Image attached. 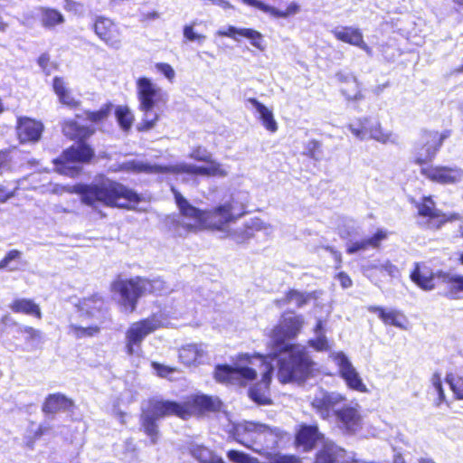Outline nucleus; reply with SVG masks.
<instances>
[{
    "label": "nucleus",
    "mask_w": 463,
    "mask_h": 463,
    "mask_svg": "<svg viewBox=\"0 0 463 463\" xmlns=\"http://www.w3.org/2000/svg\"><path fill=\"white\" fill-rule=\"evenodd\" d=\"M452 135L451 129L439 131L422 128L420 138L414 144L412 162L419 165L420 175L428 182L439 185H457L463 181V169L458 165L433 164L446 139Z\"/></svg>",
    "instance_id": "f257e3e1"
},
{
    "label": "nucleus",
    "mask_w": 463,
    "mask_h": 463,
    "mask_svg": "<svg viewBox=\"0 0 463 463\" xmlns=\"http://www.w3.org/2000/svg\"><path fill=\"white\" fill-rule=\"evenodd\" d=\"M222 407V402L219 397L203 393L189 395L183 402L150 399L146 415V434L150 437L151 442L155 443L158 437L155 420L170 416L186 420L193 416L202 417L219 412Z\"/></svg>",
    "instance_id": "f03ea898"
},
{
    "label": "nucleus",
    "mask_w": 463,
    "mask_h": 463,
    "mask_svg": "<svg viewBox=\"0 0 463 463\" xmlns=\"http://www.w3.org/2000/svg\"><path fill=\"white\" fill-rule=\"evenodd\" d=\"M233 438L241 445L264 457L279 449V443L288 437V433L278 427L245 421L233 428Z\"/></svg>",
    "instance_id": "7ed1b4c3"
},
{
    "label": "nucleus",
    "mask_w": 463,
    "mask_h": 463,
    "mask_svg": "<svg viewBox=\"0 0 463 463\" xmlns=\"http://www.w3.org/2000/svg\"><path fill=\"white\" fill-rule=\"evenodd\" d=\"M71 192L80 194L81 202L96 208L99 204L129 208L137 202V195L124 185L109 179L97 184H77Z\"/></svg>",
    "instance_id": "20e7f679"
},
{
    "label": "nucleus",
    "mask_w": 463,
    "mask_h": 463,
    "mask_svg": "<svg viewBox=\"0 0 463 463\" xmlns=\"http://www.w3.org/2000/svg\"><path fill=\"white\" fill-rule=\"evenodd\" d=\"M77 317H71L68 334L76 339L93 337L99 334L105 320L106 307L102 297L98 294L84 298L76 305Z\"/></svg>",
    "instance_id": "39448f33"
},
{
    "label": "nucleus",
    "mask_w": 463,
    "mask_h": 463,
    "mask_svg": "<svg viewBox=\"0 0 463 463\" xmlns=\"http://www.w3.org/2000/svg\"><path fill=\"white\" fill-rule=\"evenodd\" d=\"M303 325V317L296 314L294 310L288 309L281 314L278 324L269 334L275 355L291 352L296 348V345L288 341L295 338L300 333Z\"/></svg>",
    "instance_id": "423d86ee"
},
{
    "label": "nucleus",
    "mask_w": 463,
    "mask_h": 463,
    "mask_svg": "<svg viewBox=\"0 0 463 463\" xmlns=\"http://www.w3.org/2000/svg\"><path fill=\"white\" fill-rule=\"evenodd\" d=\"M288 359H281L278 378L282 383L306 381L313 371L314 363L305 350L293 349Z\"/></svg>",
    "instance_id": "0eeeda50"
},
{
    "label": "nucleus",
    "mask_w": 463,
    "mask_h": 463,
    "mask_svg": "<svg viewBox=\"0 0 463 463\" xmlns=\"http://www.w3.org/2000/svg\"><path fill=\"white\" fill-rule=\"evenodd\" d=\"M417 210L416 216L421 221L419 224L425 230L437 231L449 222L460 221L458 213H444L437 207L431 195H423L420 201H411Z\"/></svg>",
    "instance_id": "6e6552de"
},
{
    "label": "nucleus",
    "mask_w": 463,
    "mask_h": 463,
    "mask_svg": "<svg viewBox=\"0 0 463 463\" xmlns=\"http://www.w3.org/2000/svg\"><path fill=\"white\" fill-rule=\"evenodd\" d=\"M246 213L245 204L231 199L206 210L204 229L223 231L230 223L235 222Z\"/></svg>",
    "instance_id": "1a4fd4ad"
},
{
    "label": "nucleus",
    "mask_w": 463,
    "mask_h": 463,
    "mask_svg": "<svg viewBox=\"0 0 463 463\" xmlns=\"http://www.w3.org/2000/svg\"><path fill=\"white\" fill-rule=\"evenodd\" d=\"M144 286V279L140 277L131 279L119 277L111 284L113 297L122 312L128 314L135 311Z\"/></svg>",
    "instance_id": "9d476101"
},
{
    "label": "nucleus",
    "mask_w": 463,
    "mask_h": 463,
    "mask_svg": "<svg viewBox=\"0 0 463 463\" xmlns=\"http://www.w3.org/2000/svg\"><path fill=\"white\" fill-rule=\"evenodd\" d=\"M93 150L84 143H79L64 151L63 155L53 160L56 171L68 176H75L80 171L79 163H85L93 156Z\"/></svg>",
    "instance_id": "9b49d317"
},
{
    "label": "nucleus",
    "mask_w": 463,
    "mask_h": 463,
    "mask_svg": "<svg viewBox=\"0 0 463 463\" xmlns=\"http://www.w3.org/2000/svg\"><path fill=\"white\" fill-rule=\"evenodd\" d=\"M209 164V166H197L189 165L186 163H180L170 165H149L146 164V173L147 172H156V173H165V174H173V175H180V174H187L193 175H206V176H220L223 177L227 175L226 170L222 166V165L214 160H211V162H206Z\"/></svg>",
    "instance_id": "f8f14e48"
},
{
    "label": "nucleus",
    "mask_w": 463,
    "mask_h": 463,
    "mask_svg": "<svg viewBox=\"0 0 463 463\" xmlns=\"http://www.w3.org/2000/svg\"><path fill=\"white\" fill-rule=\"evenodd\" d=\"M338 427L346 434H355L363 428V417L357 406L346 405L335 411Z\"/></svg>",
    "instance_id": "ddd939ff"
},
{
    "label": "nucleus",
    "mask_w": 463,
    "mask_h": 463,
    "mask_svg": "<svg viewBox=\"0 0 463 463\" xmlns=\"http://www.w3.org/2000/svg\"><path fill=\"white\" fill-rule=\"evenodd\" d=\"M335 360L338 366L339 375L344 379L347 387L354 391L365 392L367 388L347 356L343 353H338L335 356Z\"/></svg>",
    "instance_id": "4468645a"
},
{
    "label": "nucleus",
    "mask_w": 463,
    "mask_h": 463,
    "mask_svg": "<svg viewBox=\"0 0 463 463\" xmlns=\"http://www.w3.org/2000/svg\"><path fill=\"white\" fill-rule=\"evenodd\" d=\"M345 396L334 392H325L318 396H316L311 402V407L323 420H329L335 416V406L345 402Z\"/></svg>",
    "instance_id": "2eb2a0df"
},
{
    "label": "nucleus",
    "mask_w": 463,
    "mask_h": 463,
    "mask_svg": "<svg viewBox=\"0 0 463 463\" xmlns=\"http://www.w3.org/2000/svg\"><path fill=\"white\" fill-rule=\"evenodd\" d=\"M325 436L319 431L317 424H302L295 435V445L304 451L309 452L315 449L318 441H323Z\"/></svg>",
    "instance_id": "dca6fc26"
},
{
    "label": "nucleus",
    "mask_w": 463,
    "mask_h": 463,
    "mask_svg": "<svg viewBox=\"0 0 463 463\" xmlns=\"http://www.w3.org/2000/svg\"><path fill=\"white\" fill-rule=\"evenodd\" d=\"M96 34L107 45L118 49L121 43L118 26L109 18L99 17L94 24Z\"/></svg>",
    "instance_id": "f3484780"
},
{
    "label": "nucleus",
    "mask_w": 463,
    "mask_h": 463,
    "mask_svg": "<svg viewBox=\"0 0 463 463\" xmlns=\"http://www.w3.org/2000/svg\"><path fill=\"white\" fill-rule=\"evenodd\" d=\"M175 200L181 215L194 222V224L189 225L190 230L204 229L206 210H201L190 204L178 192H175Z\"/></svg>",
    "instance_id": "a211bd4d"
},
{
    "label": "nucleus",
    "mask_w": 463,
    "mask_h": 463,
    "mask_svg": "<svg viewBox=\"0 0 463 463\" xmlns=\"http://www.w3.org/2000/svg\"><path fill=\"white\" fill-rule=\"evenodd\" d=\"M411 280L423 290H431L436 287L438 271L434 272L432 269L422 262H416L410 273Z\"/></svg>",
    "instance_id": "6ab92c4d"
},
{
    "label": "nucleus",
    "mask_w": 463,
    "mask_h": 463,
    "mask_svg": "<svg viewBox=\"0 0 463 463\" xmlns=\"http://www.w3.org/2000/svg\"><path fill=\"white\" fill-rule=\"evenodd\" d=\"M368 311L375 314L385 326H392L399 329L408 328V318L404 313L398 309H388L381 306H370Z\"/></svg>",
    "instance_id": "aec40b11"
},
{
    "label": "nucleus",
    "mask_w": 463,
    "mask_h": 463,
    "mask_svg": "<svg viewBox=\"0 0 463 463\" xmlns=\"http://www.w3.org/2000/svg\"><path fill=\"white\" fill-rule=\"evenodd\" d=\"M145 337V321L133 323L126 333V349L131 356H142V343Z\"/></svg>",
    "instance_id": "412c9836"
},
{
    "label": "nucleus",
    "mask_w": 463,
    "mask_h": 463,
    "mask_svg": "<svg viewBox=\"0 0 463 463\" xmlns=\"http://www.w3.org/2000/svg\"><path fill=\"white\" fill-rule=\"evenodd\" d=\"M43 130V124L30 118H20L17 121L16 132L21 143L37 142Z\"/></svg>",
    "instance_id": "4be33fe9"
},
{
    "label": "nucleus",
    "mask_w": 463,
    "mask_h": 463,
    "mask_svg": "<svg viewBox=\"0 0 463 463\" xmlns=\"http://www.w3.org/2000/svg\"><path fill=\"white\" fill-rule=\"evenodd\" d=\"M389 236V232L384 229H377L371 236L354 241L346 246V253L349 255L360 251H365L370 249L377 250L382 247L383 241Z\"/></svg>",
    "instance_id": "5701e85b"
},
{
    "label": "nucleus",
    "mask_w": 463,
    "mask_h": 463,
    "mask_svg": "<svg viewBox=\"0 0 463 463\" xmlns=\"http://www.w3.org/2000/svg\"><path fill=\"white\" fill-rule=\"evenodd\" d=\"M332 33L336 40L353 46H356L368 54L372 53V49L364 42V34L359 28L343 26L340 29L333 30Z\"/></svg>",
    "instance_id": "b1692460"
},
{
    "label": "nucleus",
    "mask_w": 463,
    "mask_h": 463,
    "mask_svg": "<svg viewBox=\"0 0 463 463\" xmlns=\"http://www.w3.org/2000/svg\"><path fill=\"white\" fill-rule=\"evenodd\" d=\"M23 325L16 322L10 315H5L0 320V335L5 346L10 351L23 349L21 345L15 343L13 337L19 333Z\"/></svg>",
    "instance_id": "393cba45"
},
{
    "label": "nucleus",
    "mask_w": 463,
    "mask_h": 463,
    "mask_svg": "<svg viewBox=\"0 0 463 463\" xmlns=\"http://www.w3.org/2000/svg\"><path fill=\"white\" fill-rule=\"evenodd\" d=\"M167 95L160 88L156 87L148 79H146V114L152 109L156 108L162 112L165 108ZM154 119L149 120L146 118V129L152 128Z\"/></svg>",
    "instance_id": "a878e982"
},
{
    "label": "nucleus",
    "mask_w": 463,
    "mask_h": 463,
    "mask_svg": "<svg viewBox=\"0 0 463 463\" xmlns=\"http://www.w3.org/2000/svg\"><path fill=\"white\" fill-rule=\"evenodd\" d=\"M243 2L276 18H287L298 14L300 10L298 4L296 2L290 3L285 10L270 6L260 0H243Z\"/></svg>",
    "instance_id": "bb28decb"
},
{
    "label": "nucleus",
    "mask_w": 463,
    "mask_h": 463,
    "mask_svg": "<svg viewBox=\"0 0 463 463\" xmlns=\"http://www.w3.org/2000/svg\"><path fill=\"white\" fill-rule=\"evenodd\" d=\"M221 35L230 37L238 41V36L245 37L250 40V43L259 50H263L262 34L251 28H236L229 26L224 32L220 33Z\"/></svg>",
    "instance_id": "cd10ccee"
},
{
    "label": "nucleus",
    "mask_w": 463,
    "mask_h": 463,
    "mask_svg": "<svg viewBox=\"0 0 463 463\" xmlns=\"http://www.w3.org/2000/svg\"><path fill=\"white\" fill-rule=\"evenodd\" d=\"M342 451L335 442L323 440L322 446L315 454L313 463H337Z\"/></svg>",
    "instance_id": "c85d7f7f"
},
{
    "label": "nucleus",
    "mask_w": 463,
    "mask_h": 463,
    "mask_svg": "<svg viewBox=\"0 0 463 463\" xmlns=\"http://www.w3.org/2000/svg\"><path fill=\"white\" fill-rule=\"evenodd\" d=\"M203 351L197 344L182 345L178 350L180 363L185 366H196L201 363Z\"/></svg>",
    "instance_id": "c756f323"
},
{
    "label": "nucleus",
    "mask_w": 463,
    "mask_h": 463,
    "mask_svg": "<svg viewBox=\"0 0 463 463\" xmlns=\"http://www.w3.org/2000/svg\"><path fill=\"white\" fill-rule=\"evenodd\" d=\"M247 102L250 103L259 112V119L265 129L270 133H275L278 130V123L274 118L272 110L260 102L256 98H249Z\"/></svg>",
    "instance_id": "7c9ffc66"
},
{
    "label": "nucleus",
    "mask_w": 463,
    "mask_h": 463,
    "mask_svg": "<svg viewBox=\"0 0 463 463\" xmlns=\"http://www.w3.org/2000/svg\"><path fill=\"white\" fill-rule=\"evenodd\" d=\"M9 308L14 313L33 316L37 318L42 317V312L39 305L30 298H15L9 304Z\"/></svg>",
    "instance_id": "2f4dec72"
},
{
    "label": "nucleus",
    "mask_w": 463,
    "mask_h": 463,
    "mask_svg": "<svg viewBox=\"0 0 463 463\" xmlns=\"http://www.w3.org/2000/svg\"><path fill=\"white\" fill-rule=\"evenodd\" d=\"M62 131L65 136L71 139H85L90 137L95 129L90 127L80 125L73 119L66 120L62 127Z\"/></svg>",
    "instance_id": "473e14b6"
},
{
    "label": "nucleus",
    "mask_w": 463,
    "mask_h": 463,
    "mask_svg": "<svg viewBox=\"0 0 463 463\" xmlns=\"http://www.w3.org/2000/svg\"><path fill=\"white\" fill-rule=\"evenodd\" d=\"M72 406V402L66 396L56 393L51 394L45 400L43 411L46 413H55L59 411L69 410Z\"/></svg>",
    "instance_id": "72a5a7b5"
},
{
    "label": "nucleus",
    "mask_w": 463,
    "mask_h": 463,
    "mask_svg": "<svg viewBox=\"0 0 463 463\" xmlns=\"http://www.w3.org/2000/svg\"><path fill=\"white\" fill-rule=\"evenodd\" d=\"M438 279L447 286L448 293L451 296L463 291V275L438 270Z\"/></svg>",
    "instance_id": "f704fd0d"
},
{
    "label": "nucleus",
    "mask_w": 463,
    "mask_h": 463,
    "mask_svg": "<svg viewBox=\"0 0 463 463\" xmlns=\"http://www.w3.org/2000/svg\"><path fill=\"white\" fill-rule=\"evenodd\" d=\"M340 91L348 100L354 101L364 99L361 84L355 78L343 80Z\"/></svg>",
    "instance_id": "c9c22d12"
},
{
    "label": "nucleus",
    "mask_w": 463,
    "mask_h": 463,
    "mask_svg": "<svg viewBox=\"0 0 463 463\" xmlns=\"http://www.w3.org/2000/svg\"><path fill=\"white\" fill-rule=\"evenodd\" d=\"M190 454L200 463H225L221 457L216 456L210 449L203 445H194L190 448Z\"/></svg>",
    "instance_id": "e433bc0d"
},
{
    "label": "nucleus",
    "mask_w": 463,
    "mask_h": 463,
    "mask_svg": "<svg viewBox=\"0 0 463 463\" xmlns=\"http://www.w3.org/2000/svg\"><path fill=\"white\" fill-rule=\"evenodd\" d=\"M18 334H23V337L27 345L26 350L32 351L37 348V346L42 343L43 334L40 330L35 329L32 326H22ZM22 350H25L22 345Z\"/></svg>",
    "instance_id": "4c0bfd02"
},
{
    "label": "nucleus",
    "mask_w": 463,
    "mask_h": 463,
    "mask_svg": "<svg viewBox=\"0 0 463 463\" xmlns=\"http://www.w3.org/2000/svg\"><path fill=\"white\" fill-rule=\"evenodd\" d=\"M235 366L229 364H217L214 368L213 378L222 384H236Z\"/></svg>",
    "instance_id": "58836bf2"
},
{
    "label": "nucleus",
    "mask_w": 463,
    "mask_h": 463,
    "mask_svg": "<svg viewBox=\"0 0 463 463\" xmlns=\"http://www.w3.org/2000/svg\"><path fill=\"white\" fill-rule=\"evenodd\" d=\"M53 89L61 103L70 107H76L78 105V101L71 96L63 80L55 78L53 80Z\"/></svg>",
    "instance_id": "ea45409f"
},
{
    "label": "nucleus",
    "mask_w": 463,
    "mask_h": 463,
    "mask_svg": "<svg viewBox=\"0 0 463 463\" xmlns=\"http://www.w3.org/2000/svg\"><path fill=\"white\" fill-rule=\"evenodd\" d=\"M372 121L368 118H358L348 125L350 132L359 139L367 138Z\"/></svg>",
    "instance_id": "a19ab883"
},
{
    "label": "nucleus",
    "mask_w": 463,
    "mask_h": 463,
    "mask_svg": "<svg viewBox=\"0 0 463 463\" xmlns=\"http://www.w3.org/2000/svg\"><path fill=\"white\" fill-rule=\"evenodd\" d=\"M42 24L44 27L52 28L64 22L63 15L55 9L45 8L42 11Z\"/></svg>",
    "instance_id": "79ce46f5"
},
{
    "label": "nucleus",
    "mask_w": 463,
    "mask_h": 463,
    "mask_svg": "<svg viewBox=\"0 0 463 463\" xmlns=\"http://www.w3.org/2000/svg\"><path fill=\"white\" fill-rule=\"evenodd\" d=\"M23 253L18 250H11L6 253L4 259L0 261V269H8L14 271L19 269L18 263L22 259Z\"/></svg>",
    "instance_id": "37998d69"
},
{
    "label": "nucleus",
    "mask_w": 463,
    "mask_h": 463,
    "mask_svg": "<svg viewBox=\"0 0 463 463\" xmlns=\"http://www.w3.org/2000/svg\"><path fill=\"white\" fill-rule=\"evenodd\" d=\"M236 384L245 385L257 378V372L249 366H235Z\"/></svg>",
    "instance_id": "c03bdc74"
},
{
    "label": "nucleus",
    "mask_w": 463,
    "mask_h": 463,
    "mask_svg": "<svg viewBox=\"0 0 463 463\" xmlns=\"http://www.w3.org/2000/svg\"><path fill=\"white\" fill-rule=\"evenodd\" d=\"M311 294L303 293L297 289L290 288L286 291V301L294 302L298 307H302L308 303Z\"/></svg>",
    "instance_id": "a18cd8bd"
},
{
    "label": "nucleus",
    "mask_w": 463,
    "mask_h": 463,
    "mask_svg": "<svg viewBox=\"0 0 463 463\" xmlns=\"http://www.w3.org/2000/svg\"><path fill=\"white\" fill-rule=\"evenodd\" d=\"M367 138L385 144L392 140V134L385 132L379 122H372Z\"/></svg>",
    "instance_id": "49530a36"
},
{
    "label": "nucleus",
    "mask_w": 463,
    "mask_h": 463,
    "mask_svg": "<svg viewBox=\"0 0 463 463\" xmlns=\"http://www.w3.org/2000/svg\"><path fill=\"white\" fill-rule=\"evenodd\" d=\"M116 117L120 127L127 130L128 129L133 122L134 117L128 107L118 106L116 109Z\"/></svg>",
    "instance_id": "de8ad7c7"
},
{
    "label": "nucleus",
    "mask_w": 463,
    "mask_h": 463,
    "mask_svg": "<svg viewBox=\"0 0 463 463\" xmlns=\"http://www.w3.org/2000/svg\"><path fill=\"white\" fill-rule=\"evenodd\" d=\"M446 383L449 385L450 390L456 400H463V376L447 375Z\"/></svg>",
    "instance_id": "09e8293b"
},
{
    "label": "nucleus",
    "mask_w": 463,
    "mask_h": 463,
    "mask_svg": "<svg viewBox=\"0 0 463 463\" xmlns=\"http://www.w3.org/2000/svg\"><path fill=\"white\" fill-rule=\"evenodd\" d=\"M431 385L437 393V399L435 400V406L439 407L443 402H446V395L442 387L441 377L439 373H435L431 376Z\"/></svg>",
    "instance_id": "8fccbe9b"
},
{
    "label": "nucleus",
    "mask_w": 463,
    "mask_h": 463,
    "mask_svg": "<svg viewBox=\"0 0 463 463\" xmlns=\"http://www.w3.org/2000/svg\"><path fill=\"white\" fill-rule=\"evenodd\" d=\"M228 458L233 463H260L256 458L250 457V455L235 450L231 449L227 452Z\"/></svg>",
    "instance_id": "3c124183"
},
{
    "label": "nucleus",
    "mask_w": 463,
    "mask_h": 463,
    "mask_svg": "<svg viewBox=\"0 0 463 463\" xmlns=\"http://www.w3.org/2000/svg\"><path fill=\"white\" fill-rule=\"evenodd\" d=\"M166 317L162 313L152 314L146 318V335L164 326Z\"/></svg>",
    "instance_id": "603ef678"
},
{
    "label": "nucleus",
    "mask_w": 463,
    "mask_h": 463,
    "mask_svg": "<svg viewBox=\"0 0 463 463\" xmlns=\"http://www.w3.org/2000/svg\"><path fill=\"white\" fill-rule=\"evenodd\" d=\"M169 291L165 282L160 279L146 280V292L162 295Z\"/></svg>",
    "instance_id": "864d4df0"
},
{
    "label": "nucleus",
    "mask_w": 463,
    "mask_h": 463,
    "mask_svg": "<svg viewBox=\"0 0 463 463\" xmlns=\"http://www.w3.org/2000/svg\"><path fill=\"white\" fill-rule=\"evenodd\" d=\"M269 458V462H260V463H301V458L294 454H272Z\"/></svg>",
    "instance_id": "5fc2aeb1"
},
{
    "label": "nucleus",
    "mask_w": 463,
    "mask_h": 463,
    "mask_svg": "<svg viewBox=\"0 0 463 463\" xmlns=\"http://www.w3.org/2000/svg\"><path fill=\"white\" fill-rule=\"evenodd\" d=\"M189 157L198 162H211L212 156L203 146H194L189 154Z\"/></svg>",
    "instance_id": "6e6d98bb"
},
{
    "label": "nucleus",
    "mask_w": 463,
    "mask_h": 463,
    "mask_svg": "<svg viewBox=\"0 0 463 463\" xmlns=\"http://www.w3.org/2000/svg\"><path fill=\"white\" fill-rule=\"evenodd\" d=\"M151 366L156 371V375L161 378H168L172 373L178 372V369L175 366L164 365L157 362H152Z\"/></svg>",
    "instance_id": "4d7b16f0"
},
{
    "label": "nucleus",
    "mask_w": 463,
    "mask_h": 463,
    "mask_svg": "<svg viewBox=\"0 0 463 463\" xmlns=\"http://www.w3.org/2000/svg\"><path fill=\"white\" fill-rule=\"evenodd\" d=\"M111 107L112 106L109 104L102 107L99 110L95 112L87 111L85 112V116L91 122H99L108 117Z\"/></svg>",
    "instance_id": "13d9d810"
},
{
    "label": "nucleus",
    "mask_w": 463,
    "mask_h": 463,
    "mask_svg": "<svg viewBox=\"0 0 463 463\" xmlns=\"http://www.w3.org/2000/svg\"><path fill=\"white\" fill-rule=\"evenodd\" d=\"M309 345L318 352L329 350V345L324 335H319L317 338L309 341Z\"/></svg>",
    "instance_id": "bf43d9fd"
},
{
    "label": "nucleus",
    "mask_w": 463,
    "mask_h": 463,
    "mask_svg": "<svg viewBox=\"0 0 463 463\" xmlns=\"http://www.w3.org/2000/svg\"><path fill=\"white\" fill-rule=\"evenodd\" d=\"M249 396L258 404H269L270 401L259 390L257 386H252L249 390Z\"/></svg>",
    "instance_id": "052dcab7"
},
{
    "label": "nucleus",
    "mask_w": 463,
    "mask_h": 463,
    "mask_svg": "<svg viewBox=\"0 0 463 463\" xmlns=\"http://www.w3.org/2000/svg\"><path fill=\"white\" fill-rule=\"evenodd\" d=\"M156 69L158 72L163 74L169 81H173L175 76L173 67L165 62H158L156 64Z\"/></svg>",
    "instance_id": "680f3d73"
},
{
    "label": "nucleus",
    "mask_w": 463,
    "mask_h": 463,
    "mask_svg": "<svg viewBox=\"0 0 463 463\" xmlns=\"http://www.w3.org/2000/svg\"><path fill=\"white\" fill-rule=\"evenodd\" d=\"M336 279L344 288H348L353 285V281L346 272L340 271L336 274Z\"/></svg>",
    "instance_id": "e2e57ef3"
},
{
    "label": "nucleus",
    "mask_w": 463,
    "mask_h": 463,
    "mask_svg": "<svg viewBox=\"0 0 463 463\" xmlns=\"http://www.w3.org/2000/svg\"><path fill=\"white\" fill-rule=\"evenodd\" d=\"M137 86L140 108L143 109H145V78L138 79Z\"/></svg>",
    "instance_id": "0e129e2a"
},
{
    "label": "nucleus",
    "mask_w": 463,
    "mask_h": 463,
    "mask_svg": "<svg viewBox=\"0 0 463 463\" xmlns=\"http://www.w3.org/2000/svg\"><path fill=\"white\" fill-rule=\"evenodd\" d=\"M326 250H328L333 255V257H334V259H335V260L336 262L335 269H340L341 266H342V262H343L341 252L336 250H335L331 246H326Z\"/></svg>",
    "instance_id": "69168bd1"
},
{
    "label": "nucleus",
    "mask_w": 463,
    "mask_h": 463,
    "mask_svg": "<svg viewBox=\"0 0 463 463\" xmlns=\"http://www.w3.org/2000/svg\"><path fill=\"white\" fill-rule=\"evenodd\" d=\"M273 368L271 365L267 364V370L262 374L261 382L265 384L266 388H269V383L271 382V376H272Z\"/></svg>",
    "instance_id": "338daca9"
},
{
    "label": "nucleus",
    "mask_w": 463,
    "mask_h": 463,
    "mask_svg": "<svg viewBox=\"0 0 463 463\" xmlns=\"http://www.w3.org/2000/svg\"><path fill=\"white\" fill-rule=\"evenodd\" d=\"M9 154L8 152H0V173L8 167Z\"/></svg>",
    "instance_id": "774afa93"
}]
</instances>
